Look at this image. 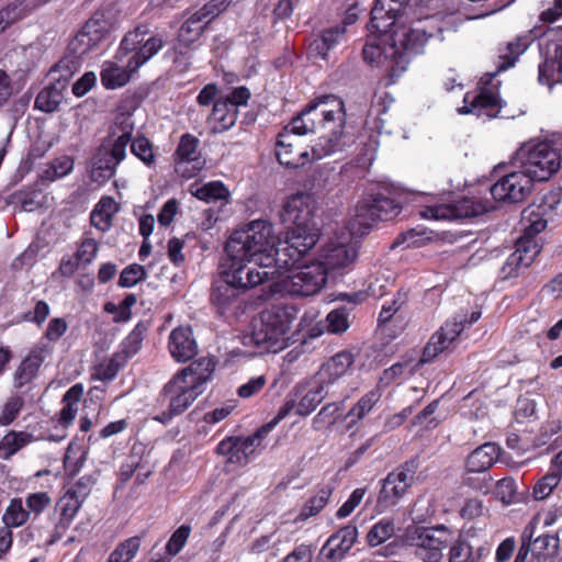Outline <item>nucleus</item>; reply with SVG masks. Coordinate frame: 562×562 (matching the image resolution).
Segmentation results:
<instances>
[{"label":"nucleus","instance_id":"f257e3e1","mask_svg":"<svg viewBox=\"0 0 562 562\" xmlns=\"http://www.w3.org/2000/svg\"><path fill=\"white\" fill-rule=\"evenodd\" d=\"M345 124L344 101L334 94H323L312 100L282 131L294 137L319 132L312 146V160H319L349 146L351 140L345 133Z\"/></svg>","mask_w":562,"mask_h":562},{"label":"nucleus","instance_id":"f03ea898","mask_svg":"<svg viewBox=\"0 0 562 562\" xmlns=\"http://www.w3.org/2000/svg\"><path fill=\"white\" fill-rule=\"evenodd\" d=\"M218 279L211 286L210 302L221 317L238 319L246 313V229H235L224 247Z\"/></svg>","mask_w":562,"mask_h":562},{"label":"nucleus","instance_id":"7ed1b4c3","mask_svg":"<svg viewBox=\"0 0 562 562\" xmlns=\"http://www.w3.org/2000/svg\"><path fill=\"white\" fill-rule=\"evenodd\" d=\"M315 200L308 193L291 195L282 207L283 223H291L283 238L278 239V268L299 262L317 243L319 231L314 223Z\"/></svg>","mask_w":562,"mask_h":562},{"label":"nucleus","instance_id":"20e7f679","mask_svg":"<svg viewBox=\"0 0 562 562\" xmlns=\"http://www.w3.org/2000/svg\"><path fill=\"white\" fill-rule=\"evenodd\" d=\"M280 270L277 267L271 271H256L255 267H248V305L268 301L278 293L312 296L327 282L326 269L317 261L304 265L278 280Z\"/></svg>","mask_w":562,"mask_h":562},{"label":"nucleus","instance_id":"39448f33","mask_svg":"<svg viewBox=\"0 0 562 562\" xmlns=\"http://www.w3.org/2000/svg\"><path fill=\"white\" fill-rule=\"evenodd\" d=\"M293 305H273L251 321V342L258 353H277L288 346V333L296 317Z\"/></svg>","mask_w":562,"mask_h":562},{"label":"nucleus","instance_id":"423d86ee","mask_svg":"<svg viewBox=\"0 0 562 562\" xmlns=\"http://www.w3.org/2000/svg\"><path fill=\"white\" fill-rule=\"evenodd\" d=\"M121 134L115 138H105L91 158L90 178L98 183H105L116 172L117 166L126 157V147L134 132L131 115L121 113L116 116L111 135Z\"/></svg>","mask_w":562,"mask_h":562},{"label":"nucleus","instance_id":"0eeeda50","mask_svg":"<svg viewBox=\"0 0 562 562\" xmlns=\"http://www.w3.org/2000/svg\"><path fill=\"white\" fill-rule=\"evenodd\" d=\"M379 34L385 37L384 55L389 61L387 69L391 77H398L407 69L411 56L420 53L429 37L422 29L397 23L390 27L386 34Z\"/></svg>","mask_w":562,"mask_h":562},{"label":"nucleus","instance_id":"6e6552de","mask_svg":"<svg viewBox=\"0 0 562 562\" xmlns=\"http://www.w3.org/2000/svg\"><path fill=\"white\" fill-rule=\"evenodd\" d=\"M120 12L112 3L102 4L71 37V49L89 54L97 49L117 29Z\"/></svg>","mask_w":562,"mask_h":562},{"label":"nucleus","instance_id":"1a4fd4ad","mask_svg":"<svg viewBox=\"0 0 562 562\" xmlns=\"http://www.w3.org/2000/svg\"><path fill=\"white\" fill-rule=\"evenodd\" d=\"M516 159L532 181H547L561 166V153L548 142L521 146Z\"/></svg>","mask_w":562,"mask_h":562},{"label":"nucleus","instance_id":"9d476101","mask_svg":"<svg viewBox=\"0 0 562 562\" xmlns=\"http://www.w3.org/2000/svg\"><path fill=\"white\" fill-rule=\"evenodd\" d=\"M278 239L271 223L262 220L248 223V265L259 267L261 271L276 269Z\"/></svg>","mask_w":562,"mask_h":562},{"label":"nucleus","instance_id":"9b49d317","mask_svg":"<svg viewBox=\"0 0 562 562\" xmlns=\"http://www.w3.org/2000/svg\"><path fill=\"white\" fill-rule=\"evenodd\" d=\"M148 33V26L145 24L137 25L127 32L120 43L115 59L122 61L124 57L133 54L127 60V67L137 71L164 46V38L159 34L145 40Z\"/></svg>","mask_w":562,"mask_h":562},{"label":"nucleus","instance_id":"f8f14e48","mask_svg":"<svg viewBox=\"0 0 562 562\" xmlns=\"http://www.w3.org/2000/svg\"><path fill=\"white\" fill-rule=\"evenodd\" d=\"M401 209L398 202L383 193L371 194L359 201L349 227L352 234L363 235L374 222L392 220L400 214Z\"/></svg>","mask_w":562,"mask_h":562},{"label":"nucleus","instance_id":"ddd939ff","mask_svg":"<svg viewBox=\"0 0 562 562\" xmlns=\"http://www.w3.org/2000/svg\"><path fill=\"white\" fill-rule=\"evenodd\" d=\"M544 37V42L539 44L543 61L539 65L538 79L551 87L562 81V27L550 30Z\"/></svg>","mask_w":562,"mask_h":562},{"label":"nucleus","instance_id":"4468645a","mask_svg":"<svg viewBox=\"0 0 562 562\" xmlns=\"http://www.w3.org/2000/svg\"><path fill=\"white\" fill-rule=\"evenodd\" d=\"M481 317V312L474 311L471 313L468 321L465 315H457L452 321H447L435 334L431 335L429 341L425 346L420 362L429 363L439 353L447 350L449 346L460 336L463 331L465 324L472 325Z\"/></svg>","mask_w":562,"mask_h":562},{"label":"nucleus","instance_id":"2eb2a0df","mask_svg":"<svg viewBox=\"0 0 562 562\" xmlns=\"http://www.w3.org/2000/svg\"><path fill=\"white\" fill-rule=\"evenodd\" d=\"M451 540V531L445 525L432 528H416L413 537L415 554L423 562H440L442 550Z\"/></svg>","mask_w":562,"mask_h":562},{"label":"nucleus","instance_id":"dca6fc26","mask_svg":"<svg viewBox=\"0 0 562 562\" xmlns=\"http://www.w3.org/2000/svg\"><path fill=\"white\" fill-rule=\"evenodd\" d=\"M487 211L485 205L477 200L464 198L453 203L427 205L420 211V216L426 220H460L475 217Z\"/></svg>","mask_w":562,"mask_h":562},{"label":"nucleus","instance_id":"f3484780","mask_svg":"<svg viewBox=\"0 0 562 562\" xmlns=\"http://www.w3.org/2000/svg\"><path fill=\"white\" fill-rule=\"evenodd\" d=\"M532 180L521 170L501 178L491 188L492 196L499 202H522L532 190Z\"/></svg>","mask_w":562,"mask_h":562},{"label":"nucleus","instance_id":"a211bd4d","mask_svg":"<svg viewBox=\"0 0 562 562\" xmlns=\"http://www.w3.org/2000/svg\"><path fill=\"white\" fill-rule=\"evenodd\" d=\"M199 138L186 133L180 137L175 153L176 171L186 179L194 178L203 168L204 161L198 153Z\"/></svg>","mask_w":562,"mask_h":562},{"label":"nucleus","instance_id":"6ab92c4d","mask_svg":"<svg viewBox=\"0 0 562 562\" xmlns=\"http://www.w3.org/2000/svg\"><path fill=\"white\" fill-rule=\"evenodd\" d=\"M412 0H376L372 10L369 30L372 33H387L402 16Z\"/></svg>","mask_w":562,"mask_h":562},{"label":"nucleus","instance_id":"aec40b11","mask_svg":"<svg viewBox=\"0 0 562 562\" xmlns=\"http://www.w3.org/2000/svg\"><path fill=\"white\" fill-rule=\"evenodd\" d=\"M244 104H246V87L240 86L215 101L210 119L220 123L222 130H228L237 120L238 106Z\"/></svg>","mask_w":562,"mask_h":562},{"label":"nucleus","instance_id":"412c9836","mask_svg":"<svg viewBox=\"0 0 562 562\" xmlns=\"http://www.w3.org/2000/svg\"><path fill=\"white\" fill-rule=\"evenodd\" d=\"M201 394V390L196 386L176 375L165 384L161 391V396L168 400L172 411L179 415L184 413Z\"/></svg>","mask_w":562,"mask_h":562},{"label":"nucleus","instance_id":"4be33fe9","mask_svg":"<svg viewBox=\"0 0 562 562\" xmlns=\"http://www.w3.org/2000/svg\"><path fill=\"white\" fill-rule=\"evenodd\" d=\"M541 247L535 238L521 236L516 241L515 251L507 258L503 271L507 277H514L520 268L529 267L540 254Z\"/></svg>","mask_w":562,"mask_h":562},{"label":"nucleus","instance_id":"5701e85b","mask_svg":"<svg viewBox=\"0 0 562 562\" xmlns=\"http://www.w3.org/2000/svg\"><path fill=\"white\" fill-rule=\"evenodd\" d=\"M168 349L177 362H187L198 355V344L190 326H179L171 330Z\"/></svg>","mask_w":562,"mask_h":562},{"label":"nucleus","instance_id":"b1692460","mask_svg":"<svg viewBox=\"0 0 562 562\" xmlns=\"http://www.w3.org/2000/svg\"><path fill=\"white\" fill-rule=\"evenodd\" d=\"M49 348L46 345H36L20 362L13 373V387L21 390L31 383L38 374Z\"/></svg>","mask_w":562,"mask_h":562},{"label":"nucleus","instance_id":"393cba45","mask_svg":"<svg viewBox=\"0 0 562 562\" xmlns=\"http://www.w3.org/2000/svg\"><path fill=\"white\" fill-rule=\"evenodd\" d=\"M358 257V250L353 244H334L326 245L321 254L318 263L329 271L340 270L351 266Z\"/></svg>","mask_w":562,"mask_h":562},{"label":"nucleus","instance_id":"a878e982","mask_svg":"<svg viewBox=\"0 0 562 562\" xmlns=\"http://www.w3.org/2000/svg\"><path fill=\"white\" fill-rule=\"evenodd\" d=\"M277 158L288 168H299L308 161V151L301 148L296 137L288 132H281L277 139Z\"/></svg>","mask_w":562,"mask_h":562},{"label":"nucleus","instance_id":"bb28decb","mask_svg":"<svg viewBox=\"0 0 562 562\" xmlns=\"http://www.w3.org/2000/svg\"><path fill=\"white\" fill-rule=\"evenodd\" d=\"M215 368L216 360L214 357H201L178 371L175 375L192 386H196L203 393L206 383L212 380Z\"/></svg>","mask_w":562,"mask_h":562},{"label":"nucleus","instance_id":"cd10ccee","mask_svg":"<svg viewBox=\"0 0 562 562\" xmlns=\"http://www.w3.org/2000/svg\"><path fill=\"white\" fill-rule=\"evenodd\" d=\"M355 361L349 351H340L322 364L315 376L317 381L330 389L350 369Z\"/></svg>","mask_w":562,"mask_h":562},{"label":"nucleus","instance_id":"c85d7f7f","mask_svg":"<svg viewBox=\"0 0 562 562\" xmlns=\"http://www.w3.org/2000/svg\"><path fill=\"white\" fill-rule=\"evenodd\" d=\"M329 394V387L314 378V382L308 389L299 384L294 387V397L297 402V415L307 416L323 402Z\"/></svg>","mask_w":562,"mask_h":562},{"label":"nucleus","instance_id":"c756f323","mask_svg":"<svg viewBox=\"0 0 562 562\" xmlns=\"http://www.w3.org/2000/svg\"><path fill=\"white\" fill-rule=\"evenodd\" d=\"M216 452L226 458L225 470L233 472L246 463V438L227 437L217 445Z\"/></svg>","mask_w":562,"mask_h":562},{"label":"nucleus","instance_id":"7c9ffc66","mask_svg":"<svg viewBox=\"0 0 562 562\" xmlns=\"http://www.w3.org/2000/svg\"><path fill=\"white\" fill-rule=\"evenodd\" d=\"M206 26L205 21L196 12L191 14L178 30L175 41L176 53L183 56L186 49H190L191 45L201 37Z\"/></svg>","mask_w":562,"mask_h":562},{"label":"nucleus","instance_id":"2f4dec72","mask_svg":"<svg viewBox=\"0 0 562 562\" xmlns=\"http://www.w3.org/2000/svg\"><path fill=\"white\" fill-rule=\"evenodd\" d=\"M358 537V528L348 525L333 535L326 542L324 550L326 557L334 561L341 560L345 554L352 548Z\"/></svg>","mask_w":562,"mask_h":562},{"label":"nucleus","instance_id":"473e14b6","mask_svg":"<svg viewBox=\"0 0 562 562\" xmlns=\"http://www.w3.org/2000/svg\"><path fill=\"white\" fill-rule=\"evenodd\" d=\"M499 453L501 448L495 442H485L479 446L467 458V472H486L497 461Z\"/></svg>","mask_w":562,"mask_h":562},{"label":"nucleus","instance_id":"72a5a7b5","mask_svg":"<svg viewBox=\"0 0 562 562\" xmlns=\"http://www.w3.org/2000/svg\"><path fill=\"white\" fill-rule=\"evenodd\" d=\"M65 89L66 87L56 80L54 83L44 87L35 98L34 108L44 113L58 111L59 105L64 101Z\"/></svg>","mask_w":562,"mask_h":562},{"label":"nucleus","instance_id":"f704fd0d","mask_svg":"<svg viewBox=\"0 0 562 562\" xmlns=\"http://www.w3.org/2000/svg\"><path fill=\"white\" fill-rule=\"evenodd\" d=\"M136 70H132L127 64L120 66L114 61H105L100 74L101 82L106 89L121 88L130 82Z\"/></svg>","mask_w":562,"mask_h":562},{"label":"nucleus","instance_id":"c9c22d12","mask_svg":"<svg viewBox=\"0 0 562 562\" xmlns=\"http://www.w3.org/2000/svg\"><path fill=\"white\" fill-rule=\"evenodd\" d=\"M498 109V98L495 93L484 90L475 95L470 105H464L459 111L460 113H473L479 117H495Z\"/></svg>","mask_w":562,"mask_h":562},{"label":"nucleus","instance_id":"e433bc0d","mask_svg":"<svg viewBox=\"0 0 562 562\" xmlns=\"http://www.w3.org/2000/svg\"><path fill=\"white\" fill-rule=\"evenodd\" d=\"M83 394V387L81 384L72 385L63 396V408L60 412L52 418L53 423L69 427L78 412V403Z\"/></svg>","mask_w":562,"mask_h":562},{"label":"nucleus","instance_id":"4c0bfd02","mask_svg":"<svg viewBox=\"0 0 562 562\" xmlns=\"http://www.w3.org/2000/svg\"><path fill=\"white\" fill-rule=\"evenodd\" d=\"M86 54H77L71 49V40L67 45V54L50 69V74H59L55 78L57 82L67 87L70 78L79 70L81 57Z\"/></svg>","mask_w":562,"mask_h":562},{"label":"nucleus","instance_id":"58836bf2","mask_svg":"<svg viewBox=\"0 0 562 562\" xmlns=\"http://www.w3.org/2000/svg\"><path fill=\"white\" fill-rule=\"evenodd\" d=\"M531 559L536 562H548L558 553L559 539L555 536L542 535L526 544Z\"/></svg>","mask_w":562,"mask_h":562},{"label":"nucleus","instance_id":"ea45409f","mask_svg":"<svg viewBox=\"0 0 562 562\" xmlns=\"http://www.w3.org/2000/svg\"><path fill=\"white\" fill-rule=\"evenodd\" d=\"M408 488V486L403 483H398L397 480L387 474V476L382 481V487L378 497V506L382 509H386L396 505Z\"/></svg>","mask_w":562,"mask_h":562},{"label":"nucleus","instance_id":"a19ab883","mask_svg":"<svg viewBox=\"0 0 562 562\" xmlns=\"http://www.w3.org/2000/svg\"><path fill=\"white\" fill-rule=\"evenodd\" d=\"M34 440V436L26 431L10 430L0 440V459L9 460L13 454Z\"/></svg>","mask_w":562,"mask_h":562},{"label":"nucleus","instance_id":"79ce46f5","mask_svg":"<svg viewBox=\"0 0 562 562\" xmlns=\"http://www.w3.org/2000/svg\"><path fill=\"white\" fill-rule=\"evenodd\" d=\"M32 10L31 0L14 1L2 8L0 10V33L25 18Z\"/></svg>","mask_w":562,"mask_h":562},{"label":"nucleus","instance_id":"37998d69","mask_svg":"<svg viewBox=\"0 0 562 562\" xmlns=\"http://www.w3.org/2000/svg\"><path fill=\"white\" fill-rule=\"evenodd\" d=\"M381 395L379 391L372 390L363 395L355 406L347 413L346 419H350L349 427L363 419L366 415L379 402Z\"/></svg>","mask_w":562,"mask_h":562},{"label":"nucleus","instance_id":"c03bdc74","mask_svg":"<svg viewBox=\"0 0 562 562\" xmlns=\"http://www.w3.org/2000/svg\"><path fill=\"white\" fill-rule=\"evenodd\" d=\"M148 329V321H139L136 324L134 329L127 335V337L122 342V351L125 353L126 357H132L140 350L143 340L145 339Z\"/></svg>","mask_w":562,"mask_h":562},{"label":"nucleus","instance_id":"a18cd8bd","mask_svg":"<svg viewBox=\"0 0 562 562\" xmlns=\"http://www.w3.org/2000/svg\"><path fill=\"white\" fill-rule=\"evenodd\" d=\"M30 517V512L23 507L22 499L15 497L11 499L10 505L7 507L2 521L4 527L16 528L24 525Z\"/></svg>","mask_w":562,"mask_h":562},{"label":"nucleus","instance_id":"49530a36","mask_svg":"<svg viewBox=\"0 0 562 562\" xmlns=\"http://www.w3.org/2000/svg\"><path fill=\"white\" fill-rule=\"evenodd\" d=\"M83 502L77 499L74 495L66 492L57 502L56 508L59 510L60 524L68 527L77 513L81 508Z\"/></svg>","mask_w":562,"mask_h":562},{"label":"nucleus","instance_id":"de8ad7c7","mask_svg":"<svg viewBox=\"0 0 562 562\" xmlns=\"http://www.w3.org/2000/svg\"><path fill=\"white\" fill-rule=\"evenodd\" d=\"M140 537L134 536L120 542L109 555L106 562H130L136 555L140 547Z\"/></svg>","mask_w":562,"mask_h":562},{"label":"nucleus","instance_id":"09e8293b","mask_svg":"<svg viewBox=\"0 0 562 562\" xmlns=\"http://www.w3.org/2000/svg\"><path fill=\"white\" fill-rule=\"evenodd\" d=\"M395 526L391 519H381L374 524L367 533V541L370 547H378L392 538Z\"/></svg>","mask_w":562,"mask_h":562},{"label":"nucleus","instance_id":"8fccbe9b","mask_svg":"<svg viewBox=\"0 0 562 562\" xmlns=\"http://www.w3.org/2000/svg\"><path fill=\"white\" fill-rule=\"evenodd\" d=\"M419 458L415 456L400 464L389 474L397 480L398 483H403L404 485L411 487L414 484L415 475L419 469Z\"/></svg>","mask_w":562,"mask_h":562},{"label":"nucleus","instance_id":"3c124183","mask_svg":"<svg viewBox=\"0 0 562 562\" xmlns=\"http://www.w3.org/2000/svg\"><path fill=\"white\" fill-rule=\"evenodd\" d=\"M24 398L22 395H11L4 402L0 412V426L11 425L20 415L24 407Z\"/></svg>","mask_w":562,"mask_h":562},{"label":"nucleus","instance_id":"603ef678","mask_svg":"<svg viewBox=\"0 0 562 562\" xmlns=\"http://www.w3.org/2000/svg\"><path fill=\"white\" fill-rule=\"evenodd\" d=\"M194 196L205 202L225 200L228 196V190L220 181H212L191 191Z\"/></svg>","mask_w":562,"mask_h":562},{"label":"nucleus","instance_id":"864d4df0","mask_svg":"<svg viewBox=\"0 0 562 562\" xmlns=\"http://www.w3.org/2000/svg\"><path fill=\"white\" fill-rule=\"evenodd\" d=\"M333 486L329 484L323 485L318 488L316 495L311 497L303 507V515L306 517L315 516L327 504L333 494Z\"/></svg>","mask_w":562,"mask_h":562},{"label":"nucleus","instance_id":"5fc2aeb1","mask_svg":"<svg viewBox=\"0 0 562 562\" xmlns=\"http://www.w3.org/2000/svg\"><path fill=\"white\" fill-rule=\"evenodd\" d=\"M74 169V159L69 156L55 158L43 172V179L54 181L67 176Z\"/></svg>","mask_w":562,"mask_h":562},{"label":"nucleus","instance_id":"6e6d98bb","mask_svg":"<svg viewBox=\"0 0 562 562\" xmlns=\"http://www.w3.org/2000/svg\"><path fill=\"white\" fill-rule=\"evenodd\" d=\"M147 271L138 263H132L125 267L119 278L117 284L121 288H132L146 280Z\"/></svg>","mask_w":562,"mask_h":562},{"label":"nucleus","instance_id":"4d7b16f0","mask_svg":"<svg viewBox=\"0 0 562 562\" xmlns=\"http://www.w3.org/2000/svg\"><path fill=\"white\" fill-rule=\"evenodd\" d=\"M131 151L134 154L138 159H140L146 166H153L155 164V155L153 151V145L150 140L140 135L131 139Z\"/></svg>","mask_w":562,"mask_h":562},{"label":"nucleus","instance_id":"13d9d810","mask_svg":"<svg viewBox=\"0 0 562 562\" xmlns=\"http://www.w3.org/2000/svg\"><path fill=\"white\" fill-rule=\"evenodd\" d=\"M541 207H528L524 211V218H528L529 225L526 226L524 236L533 238L535 235L541 233L547 227V220L542 218Z\"/></svg>","mask_w":562,"mask_h":562},{"label":"nucleus","instance_id":"bf43d9fd","mask_svg":"<svg viewBox=\"0 0 562 562\" xmlns=\"http://www.w3.org/2000/svg\"><path fill=\"white\" fill-rule=\"evenodd\" d=\"M529 46V41L527 37H518L515 42H510L507 44L508 54L501 56L503 59L502 64L498 66L497 71L505 70L512 66H514L518 56L524 53Z\"/></svg>","mask_w":562,"mask_h":562},{"label":"nucleus","instance_id":"052dcab7","mask_svg":"<svg viewBox=\"0 0 562 562\" xmlns=\"http://www.w3.org/2000/svg\"><path fill=\"white\" fill-rule=\"evenodd\" d=\"M560 480V473H548L542 479H540L532 490L535 499L542 501L547 498L552 493L553 488L559 484Z\"/></svg>","mask_w":562,"mask_h":562},{"label":"nucleus","instance_id":"680f3d73","mask_svg":"<svg viewBox=\"0 0 562 562\" xmlns=\"http://www.w3.org/2000/svg\"><path fill=\"white\" fill-rule=\"evenodd\" d=\"M327 330L330 334H341L349 328L348 313L346 308H336L327 317Z\"/></svg>","mask_w":562,"mask_h":562},{"label":"nucleus","instance_id":"e2e57ef3","mask_svg":"<svg viewBox=\"0 0 562 562\" xmlns=\"http://www.w3.org/2000/svg\"><path fill=\"white\" fill-rule=\"evenodd\" d=\"M449 562H474L472 557V547L463 539L458 538L449 551Z\"/></svg>","mask_w":562,"mask_h":562},{"label":"nucleus","instance_id":"0e129e2a","mask_svg":"<svg viewBox=\"0 0 562 562\" xmlns=\"http://www.w3.org/2000/svg\"><path fill=\"white\" fill-rule=\"evenodd\" d=\"M191 532V527L181 525L170 537L166 544V550L170 555L178 554L184 547Z\"/></svg>","mask_w":562,"mask_h":562},{"label":"nucleus","instance_id":"69168bd1","mask_svg":"<svg viewBox=\"0 0 562 562\" xmlns=\"http://www.w3.org/2000/svg\"><path fill=\"white\" fill-rule=\"evenodd\" d=\"M231 2L232 0H211L195 12L205 21V24L209 25L217 15L226 10Z\"/></svg>","mask_w":562,"mask_h":562},{"label":"nucleus","instance_id":"338daca9","mask_svg":"<svg viewBox=\"0 0 562 562\" xmlns=\"http://www.w3.org/2000/svg\"><path fill=\"white\" fill-rule=\"evenodd\" d=\"M95 482L97 480L93 475H83L77 480L66 492L85 503L87 497L90 495Z\"/></svg>","mask_w":562,"mask_h":562},{"label":"nucleus","instance_id":"774afa93","mask_svg":"<svg viewBox=\"0 0 562 562\" xmlns=\"http://www.w3.org/2000/svg\"><path fill=\"white\" fill-rule=\"evenodd\" d=\"M406 293L398 291L390 304H384L379 314V323L385 324L395 315V313L405 304Z\"/></svg>","mask_w":562,"mask_h":562}]
</instances>
